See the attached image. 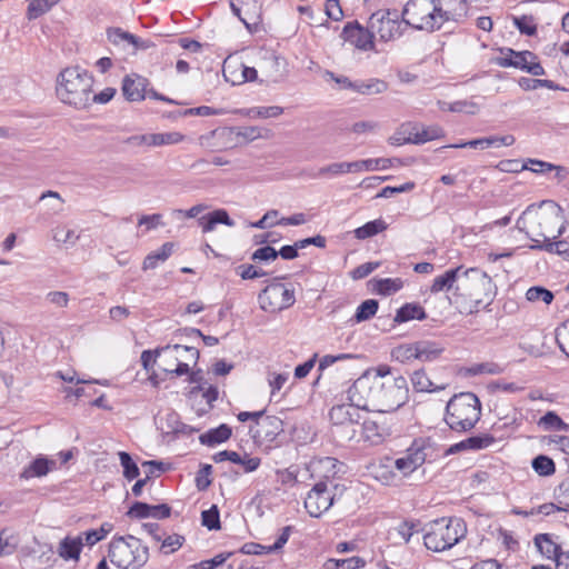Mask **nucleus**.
<instances>
[{
  "mask_svg": "<svg viewBox=\"0 0 569 569\" xmlns=\"http://www.w3.org/2000/svg\"><path fill=\"white\" fill-rule=\"evenodd\" d=\"M443 352V347L440 343L431 340L417 341L418 360L432 361L440 357Z\"/></svg>",
  "mask_w": 569,
  "mask_h": 569,
  "instance_id": "7c9ffc66",
  "label": "nucleus"
},
{
  "mask_svg": "<svg viewBox=\"0 0 569 569\" xmlns=\"http://www.w3.org/2000/svg\"><path fill=\"white\" fill-rule=\"evenodd\" d=\"M278 258V252L270 246H264L252 252L250 259L256 262H270Z\"/></svg>",
  "mask_w": 569,
  "mask_h": 569,
  "instance_id": "680f3d73",
  "label": "nucleus"
},
{
  "mask_svg": "<svg viewBox=\"0 0 569 569\" xmlns=\"http://www.w3.org/2000/svg\"><path fill=\"white\" fill-rule=\"evenodd\" d=\"M526 298L531 302L542 301L546 305H550L555 296L550 290L543 287H531L527 290Z\"/></svg>",
  "mask_w": 569,
  "mask_h": 569,
  "instance_id": "6e6d98bb",
  "label": "nucleus"
},
{
  "mask_svg": "<svg viewBox=\"0 0 569 569\" xmlns=\"http://www.w3.org/2000/svg\"><path fill=\"white\" fill-rule=\"evenodd\" d=\"M59 0H30L28 4V19H37L48 12Z\"/></svg>",
  "mask_w": 569,
  "mask_h": 569,
  "instance_id": "a19ab883",
  "label": "nucleus"
},
{
  "mask_svg": "<svg viewBox=\"0 0 569 569\" xmlns=\"http://www.w3.org/2000/svg\"><path fill=\"white\" fill-rule=\"evenodd\" d=\"M110 561L122 569H140L149 560V548L131 535L113 537L109 545Z\"/></svg>",
  "mask_w": 569,
  "mask_h": 569,
  "instance_id": "0eeeda50",
  "label": "nucleus"
},
{
  "mask_svg": "<svg viewBox=\"0 0 569 569\" xmlns=\"http://www.w3.org/2000/svg\"><path fill=\"white\" fill-rule=\"evenodd\" d=\"M341 37L360 50L368 51L375 48V36L369 28V23L367 28H363L357 21L348 22L342 29Z\"/></svg>",
  "mask_w": 569,
  "mask_h": 569,
  "instance_id": "2eb2a0df",
  "label": "nucleus"
},
{
  "mask_svg": "<svg viewBox=\"0 0 569 569\" xmlns=\"http://www.w3.org/2000/svg\"><path fill=\"white\" fill-rule=\"evenodd\" d=\"M413 130L416 126L411 123L402 124L390 138L389 143L392 146H402L406 143H413Z\"/></svg>",
  "mask_w": 569,
  "mask_h": 569,
  "instance_id": "4c0bfd02",
  "label": "nucleus"
},
{
  "mask_svg": "<svg viewBox=\"0 0 569 569\" xmlns=\"http://www.w3.org/2000/svg\"><path fill=\"white\" fill-rule=\"evenodd\" d=\"M535 545L540 551L542 556L548 559H555L557 562L558 556H561L563 552L559 545L552 541L550 535L548 533H539L535 537Z\"/></svg>",
  "mask_w": 569,
  "mask_h": 569,
  "instance_id": "c85d7f7f",
  "label": "nucleus"
},
{
  "mask_svg": "<svg viewBox=\"0 0 569 569\" xmlns=\"http://www.w3.org/2000/svg\"><path fill=\"white\" fill-rule=\"evenodd\" d=\"M513 24L522 34L533 36L537 32V26L535 23V19L531 16L523 14L521 17H515Z\"/></svg>",
  "mask_w": 569,
  "mask_h": 569,
  "instance_id": "bf43d9fd",
  "label": "nucleus"
},
{
  "mask_svg": "<svg viewBox=\"0 0 569 569\" xmlns=\"http://www.w3.org/2000/svg\"><path fill=\"white\" fill-rule=\"evenodd\" d=\"M391 356L393 359L402 363L418 359L417 342L400 345L396 347L392 350Z\"/></svg>",
  "mask_w": 569,
  "mask_h": 569,
  "instance_id": "a18cd8bd",
  "label": "nucleus"
},
{
  "mask_svg": "<svg viewBox=\"0 0 569 569\" xmlns=\"http://www.w3.org/2000/svg\"><path fill=\"white\" fill-rule=\"evenodd\" d=\"M516 228L520 232H525L531 240L532 238L558 239L565 233L567 221L562 208L551 202L547 210H530L528 208L518 218Z\"/></svg>",
  "mask_w": 569,
  "mask_h": 569,
  "instance_id": "f03ea898",
  "label": "nucleus"
},
{
  "mask_svg": "<svg viewBox=\"0 0 569 569\" xmlns=\"http://www.w3.org/2000/svg\"><path fill=\"white\" fill-rule=\"evenodd\" d=\"M211 465H203L196 475V486L199 490H206L211 485Z\"/></svg>",
  "mask_w": 569,
  "mask_h": 569,
  "instance_id": "338daca9",
  "label": "nucleus"
},
{
  "mask_svg": "<svg viewBox=\"0 0 569 569\" xmlns=\"http://www.w3.org/2000/svg\"><path fill=\"white\" fill-rule=\"evenodd\" d=\"M532 469L542 477L551 476L556 472V465L553 460L545 455H539L532 459Z\"/></svg>",
  "mask_w": 569,
  "mask_h": 569,
  "instance_id": "79ce46f5",
  "label": "nucleus"
},
{
  "mask_svg": "<svg viewBox=\"0 0 569 569\" xmlns=\"http://www.w3.org/2000/svg\"><path fill=\"white\" fill-rule=\"evenodd\" d=\"M93 82V77L86 69L66 68L58 77L57 96L74 109H86L91 104Z\"/></svg>",
  "mask_w": 569,
  "mask_h": 569,
  "instance_id": "7ed1b4c3",
  "label": "nucleus"
},
{
  "mask_svg": "<svg viewBox=\"0 0 569 569\" xmlns=\"http://www.w3.org/2000/svg\"><path fill=\"white\" fill-rule=\"evenodd\" d=\"M107 38L113 44H119L121 42L136 43L138 41V37L134 34L122 30L121 28H109L107 29Z\"/></svg>",
  "mask_w": 569,
  "mask_h": 569,
  "instance_id": "4d7b16f0",
  "label": "nucleus"
},
{
  "mask_svg": "<svg viewBox=\"0 0 569 569\" xmlns=\"http://www.w3.org/2000/svg\"><path fill=\"white\" fill-rule=\"evenodd\" d=\"M284 109L279 106H268V107H252L246 111V114L249 118H261V119H268V118H277L283 113Z\"/></svg>",
  "mask_w": 569,
  "mask_h": 569,
  "instance_id": "c03bdc74",
  "label": "nucleus"
},
{
  "mask_svg": "<svg viewBox=\"0 0 569 569\" xmlns=\"http://www.w3.org/2000/svg\"><path fill=\"white\" fill-rule=\"evenodd\" d=\"M379 302L376 299H368L357 308L352 320L357 323L371 319L378 311Z\"/></svg>",
  "mask_w": 569,
  "mask_h": 569,
  "instance_id": "e433bc0d",
  "label": "nucleus"
},
{
  "mask_svg": "<svg viewBox=\"0 0 569 569\" xmlns=\"http://www.w3.org/2000/svg\"><path fill=\"white\" fill-rule=\"evenodd\" d=\"M149 80L138 73L127 74L122 79L121 91L126 100L138 102L144 100L148 93Z\"/></svg>",
  "mask_w": 569,
  "mask_h": 569,
  "instance_id": "f3484780",
  "label": "nucleus"
},
{
  "mask_svg": "<svg viewBox=\"0 0 569 569\" xmlns=\"http://www.w3.org/2000/svg\"><path fill=\"white\" fill-rule=\"evenodd\" d=\"M376 378L365 373L348 388L347 400L358 410L376 411Z\"/></svg>",
  "mask_w": 569,
  "mask_h": 569,
  "instance_id": "9b49d317",
  "label": "nucleus"
},
{
  "mask_svg": "<svg viewBox=\"0 0 569 569\" xmlns=\"http://www.w3.org/2000/svg\"><path fill=\"white\" fill-rule=\"evenodd\" d=\"M362 432L365 438L373 445L380 443L388 433L383 426L370 419L362 422Z\"/></svg>",
  "mask_w": 569,
  "mask_h": 569,
  "instance_id": "473e14b6",
  "label": "nucleus"
},
{
  "mask_svg": "<svg viewBox=\"0 0 569 569\" xmlns=\"http://www.w3.org/2000/svg\"><path fill=\"white\" fill-rule=\"evenodd\" d=\"M218 223H222L228 227L234 226V221L229 217V213L224 209H217L198 219V224L202 228L203 232L214 230Z\"/></svg>",
  "mask_w": 569,
  "mask_h": 569,
  "instance_id": "5701e85b",
  "label": "nucleus"
},
{
  "mask_svg": "<svg viewBox=\"0 0 569 569\" xmlns=\"http://www.w3.org/2000/svg\"><path fill=\"white\" fill-rule=\"evenodd\" d=\"M83 539L81 536L77 538H64L60 541L58 553L64 560H79Z\"/></svg>",
  "mask_w": 569,
  "mask_h": 569,
  "instance_id": "cd10ccee",
  "label": "nucleus"
},
{
  "mask_svg": "<svg viewBox=\"0 0 569 569\" xmlns=\"http://www.w3.org/2000/svg\"><path fill=\"white\" fill-rule=\"evenodd\" d=\"M533 244L530 246L532 250H543L549 253H556L563 258H569V246L566 240L546 239L539 240L532 238Z\"/></svg>",
  "mask_w": 569,
  "mask_h": 569,
  "instance_id": "b1692460",
  "label": "nucleus"
},
{
  "mask_svg": "<svg viewBox=\"0 0 569 569\" xmlns=\"http://www.w3.org/2000/svg\"><path fill=\"white\" fill-rule=\"evenodd\" d=\"M172 242L163 243L158 250L150 252L143 260L142 269H156L159 263L164 262L173 252Z\"/></svg>",
  "mask_w": 569,
  "mask_h": 569,
  "instance_id": "c756f323",
  "label": "nucleus"
},
{
  "mask_svg": "<svg viewBox=\"0 0 569 569\" xmlns=\"http://www.w3.org/2000/svg\"><path fill=\"white\" fill-rule=\"evenodd\" d=\"M183 351L186 353H189L190 358L196 362L199 359V351L198 349L193 347L188 346H181V345H174V346H166L160 349H157L154 351L151 350H144L141 353L140 360L146 370H149L150 366L156 362V358L161 355Z\"/></svg>",
  "mask_w": 569,
  "mask_h": 569,
  "instance_id": "a211bd4d",
  "label": "nucleus"
},
{
  "mask_svg": "<svg viewBox=\"0 0 569 569\" xmlns=\"http://www.w3.org/2000/svg\"><path fill=\"white\" fill-rule=\"evenodd\" d=\"M237 136L244 139L248 142L257 139H268L272 136V131L257 126L242 127L237 131Z\"/></svg>",
  "mask_w": 569,
  "mask_h": 569,
  "instance_id": "ea45409f",
  "label": "nucleus"
},
{
  "mask_svg": "<svg viewBox=\"0 0 569 569\" xmlns=\"http://www.w3.org/2000/svg\"><path fill=\"white\" fill-rule=\"evenodd\" d=\"M57 468V462L53 459H48L44 456H38L33 459L20 473V479L29 480L31 478H41L47 476L50 471Z\"/></svg>",
  "mask_w": 569,
  "mask_h": 569,
  "instance_id": "6ab92c4d",
  "label": "nucleus"
},
{
  "mask_svg": "<svg viewBox=\"0 0 569 569\" xmlns=\"http://www.w3.org/2000/svg\"><path fill=\"white\" fill-rule=\"evenodd\" d=\"M401 18L408 28L432 32L446 21L456 19V16L450 10H443L439 0H409L401 11Z\"/></svg>",
  "mask_w": 569,
  "mask_h": 569,
  "instance_id": "20e7f679",
  "label": "nucleus"
},
{
  "mask_svg": "<svg viewBox=\"0 0 569 569\" xmlns=\"http://www.w3.org/2000/svg\"><path fill=\"white\" fill-rule=\"evenodd\" d=\"M496 295L497 287L485 271L479 268H462L453 296L456 299H462L467 312L475 313L480 308L488 307L493 301Z\"/></svg>",
  "mask_w": 569,
  "mask_h": 569,
  "instance_id": "f257e3e1",
  "label": "nucleus"
},
{
  "mask_svg": "<svg viewBox=\"0 0 569 569\" xmlns=\"http://www.w3.org/2000/svg\"><path fill=\"white\" fill-rule=\"evenodd\" d=\"M232 435L231 428L222 423L217 428L210 429L207 432L200 435L199 441L202 445L213 447L216 445L227 441Z\"/></svg>",
  "mask_w": 569,
  "mask_h": 569,
  "instance_id": "bb28decb",
  "label": "nucleus"
},
{
  "mask_svg": "<svg viewBox=\"0 0 569 569\" xmlns=\"http://www.w3.org/2000/svg\"><path fill=\"white\" fill-rule=\"evenodd\" d=\"M462 272V266L447 270L445 273L436 277L430 287L432 293L442 291H455L456 284H458Z\"/></svg>",
  "mask_w": 569,
  "mask_h": 569,
  "instance_id": "412c9836",
  "label": "nucleus"
},
{
  "mask_svg": "<svg viewBox=\"0 0 569 569\" xmlns=\"http://www.w3.org/2000/svg\"><path fill=\"white\" fill-rule=\"evenodd\" d=\"M201 523L209 530L220 529V512L216 505L201 512Z\"/></svg>",
  "mask_w": 569,
  "mask_h": 569,
  "instance_id": "864d4df0",
  "label": "nucleus"
},
{
  "mask_svg": "<svg viewBox=\"0 0 569 569\" xmlns=\"http://www.w3.org/2000/svg\"><path fill=\"white\" fill-rule=\"evenodd\" d=\"M423 543L427 549L441 552L451 549L467 535V525L458 517L439 518L425 527Z\"/></svg>",
  "mask_w": 569,
  "mask_h": 569,
  "instance_id": "39448f33",
  "label": "nucleus"
},
{
  "mask_svg": "<svg viewBox=\"0 0 569 569\" xmlns=\"http://www.w3.org/2000/svg\"><path fill=\"white\" fill-rule=\"evenodd\" d=\"M537 56L530 51H515L510 48H501L500 54L496 58V64L502 68H516L532 76L545 74V69L537 61Z\"/></svg>",
  "mask_w": 569,
  "mask_h": 569,
  "instance_id": "f8f14e48",
  "label": "nucleus"
},
{
  "mask_svg": "<svg viewBox=\"0 0 569 569\" xmlns=\"http://www.w3.org/2000/svg\"><path fill=\"white\" fill-rule=\"evenodd\" d=\"M388 228V224L382 219H376L365 223L363 226L357 228L355 230V237L357 239L363 240L367 238H371L379 232L385 231Z\"/></svg>",
  "mask_w": 569,
  "mask_h": 569,
  "instance_id": "72a5a7b5",
  "label": "nucleus"
},
{
  "mask_svg": "<svg viewBox=\"0 0 569 569\" xmlns=\"http://www.w3.org/2000/svg\"><path fill=\"white\" fill-rule=\"evenodd\" d=\"M402 288V281L399 278L396 279H379L375 283V290L379 295L389 296L399 291Z\"/></svg>",
  "mask_w": 569,
  "mask_h": 569,
  "instance_id": "3c124183",
  "label": "nucleus"
},
{
  "mask_svg": "<svg viewBox=\"0 0 569 569\" xmlns=\"http://www.w3.org/2000/svg\"><path fill=\"white\" fill-rule=\"evenodd\" d=\"M183 139V134L177 131L151 133V147L177 144Z\"/></svg>",
  "mask_w": 569,
  "mask_h": 569,
  "instance_id": "49530a36",
  "label": "nucleus"
},
{
  "mask_svg": "<svg viewBox=\"0 0 569 569\" xmlns=\"http://www.w3.org/2000/svg\"><path fill=\"white\" fill-rule=\"evenodd\" d=\"M369 28L381 41H391L401 37L408 29L401 14L393 9H381L369 18Z\"/></svg>",
  "mask_w": 569,
  "mask_h": 569,
  "instance_id": "1a4fd4ad",
  "label": "nucleus"
},
{
  "mask_svg": "<svg viewBox=\"0 0 569 569\" xmlns=\"http://www.w3.org/2000/svg\"><path fill=\"white\" fill-rule=\"evenodd\" d=\"M426 449L427 447L422 441L415 440L406 450L405 456L396 459L395 467L405 476L412 473L425 463L427 459Z\"/></svg>",
  "mask_w": 569,
  "mask_h": 569,
  "instance_id": "dca6fc26",
  "label": "nucleus"
},
{
  "mask_svg": "<svg viewBox=\"0 0 569 569\" xmlns=\"http://www.w3.org/2000/svg\"><path fill=\"white\" fill-rule=\"evenodd\" d=\"M232 134V128H218L211 130L204 134L199 137V143L201 147L209 149H219L221 144L216 142V140H224Z\"/></svg>",
  "mask_w": 569,
  "mask_h": 569,
  "instance_id": "2f4dec72",
  "label": "nucleus"
},
{
  "mask_svg": "<svg viewBox=\"0 0 569 569\" xmlns=\"http://www.w3.org/2000/svg\"><path fill=\"white\" fill-rule=\"evenodd\" d=\"M515 137L511 134L506 136H492V137H485L479 139H473L470 141H467L468 148L473 149H488V148H498L500 146H512L515 143Z\"/></svg>",
  "mask_w": 569,
  "mask_h": 569,
  "instance_id": "a878e982",
  "label": "nucleus"
},
{
  "mask_svg": "<svg viewBox=\"0 0 569 569\" xmlns=\"http://www.w3.org/2000/svg\"><path fill=\"white\" fill-rule=\"evenodd\" d=\"M52 238L54 241L73 246L79 240V234L73 229H69L66 226H57L52 230Z\"/></svg>",
  "mask_w": 569,
  "mask_h": 569,
  "instance_id": "8fccbe9b",
  "label": "nucleus"
},
{
  "mask_svg": "<svg viewBox=\"0 0 569 569\" xmlns=\"http://www.w3.org/2000/svg\"><path fill=\"white\" fill-rule=\"evenodd\" d=\"M338 486L328 481L316 483L305 499L307 512L315 518L330 509L337 498Z\"/></svg>",
  "mask_w": 569,
  "mask_h": 569,
  "instance_id": "ddd939ff",
  "label": "nucleus"
},
{
  "mask_svg": "<svg viewBox=\"0 0 569 569\" xmlns=\"http://www.w3.org/2000/svg\"><path fill=\"white\" fill-rule=\"evenodd\" d=\"M184 540V537L178 533L162 537L160 551L164 555H170L182 547Z\"/></svg>",
  "mask_w": 569,
  "mask_h": 569,
  "instance_id": "13d9d810",
  "label": "nucleus"
},
{
  "mask_svg": "<svg viewBox=\"0 0 569 569\" xmlns=\"http://www.w3.org/2000/svg\"><path fill=\"white\" fill-rule=\"evenodd\" d=\"M538 426L549 431H568L569 425L566 423L555 411L546 412L538 421Z\"/></svg>",
  "mask_w": 569,
  "mask_h": 569,
  "instance_id": "c9c22d12",
  "label": "nucleus"
},
{
  "mask_svg": "<svg viewBox=\"0 0 569 569\" xmlns=\"http://www.w3.org/2000/svg\"><path fill=\"white\" fill-rule=\"evenodd\" d=\"M413 144H421L445 137V131L437 124L422 128L421 130L416 126V130H413Z\"/></svg>",
  "mask_w": 569,
  "mask_h": 569,
  "instance_id": "f704fd0d",
  "label": "nucleus"
},
{
  "mask_svg": "<svg viewBox=\"0 0 569 569\" xmlns=\"http://www.w3.org/2000/svg\"><path fill=\"white\" fill-rule=\"evenodd\" d=\"M259 305L267 312H278L291 307L295 301V290L283 283L268 284L258 296Z\"/></svg>",
  "mask_w": 569,
  "mask_h": 569,
  "instance_id": "9d476101",
  "label": "nucleus"
},
{
  "mask_svg": "<svg viewBox=\"0 0 569 569\" xmlns=\"http://www.w3.org/2000/svg\"><path fill=\"white\" fill-rule=\"evenodd\" d=\"M481 403L472 392L455 395L446 407V422L455 431H468L479 421Z\"/></svg>",
  "mask_w": 569,
  "mask_h": 569,
  "instance_id": "423d86ee",
  "label": "nucleus"
},
{
  "mask_svg": "<svg viewBox=\"0 0 569 569\" xmlns=\"http://www.w3.org/2000/svg\"><path fill=\"white\" fill-rule=\"evenodd\" d=\"M151 510V505L136 501L127 511V516L137 519L152 518Z\"/></svg>",
  "mask_w": 569,
  "mask_h": 569,
  "instance_id": "69168bd1",
  "label": "nucleus"
},
{
  "mask_svg": "<svg viewBox=\"0 0 569 569\" xmlns=\"http://www.w3.org/2000/svg\"><path fill=\"white\" fill-rule=\"evenodd\" d=\"M283 431V422L276 416H266L259 421V427L253 437L267 441H273Z\"/></svg>",
  "mask_w": 569,
  "mask_h": 569,
  "instance_id": "aec40b11",
  "label": "nucleus"
},
{
  "mask_svg": "<svg viewBox=\"0 0 569 569\" xmlns=\"http://www.w3.org/2000/svg\"><path fill=\"white\" fill-rule=\"evenodd\" d=\"M112 529H113L112 523L104 522L98 529H92V530L86 531L83 533L86 545H88L90 547L94 546L97 542L104 539L108 536V533L111 532Z\"/></svg>",
  "mask_w": 569,
  "mask_h": 569,
  "instance_id": "09e8293b",
  "label": "nucleus"
},
{
  "mask_svg": "<svg viewBox=\"0 0 569 569\" xmlns=\"http://www.w3.org/2000/svg\"><path fill=\"white\" fill-rule=\"evenodd\" d=\"M345 173L343 162H333L321 167L313 178H333Z\"/></svg>",
  "mask_w": 569,
  "mask_h": 569,
  "instance_id": "e2e57ef3",
  "label": "nucleus"
},
{
  "mask_svg": "<svg viewBox=\"0 0 569 569\" xmlns=\"http://www.w3.org/2000/svg\"><path fill=\"white\" fill-rule=\"evenodd\" d=\"M387 90V83L379 79L368 81H356L355 92L361 94H378Z\"/></svg>",
  "mask_w": 569,
  "mask_h": 569,
  "instance_id": "58836bf2",
  "label": "nucleus"
},
{
  "mask_svg": "<svg viewBox=\"0 0 569 569\" xmlns=\"http://www.w3.org/2000/svg\"><path fill=\"white\" fill-rule=\"evenodd\" d=\"M411 383L413 389L418 392H431L437 390V388H432L433 383L423 370H417L412 373Z\"/></svg>",
  "mask_w": 569,
  "mask_h": 569,
  "instance_id": "603ef678",
  "label": "nucleus"
},
{
  "mask_svg": "<svg viewBox=\"0 0 569 569\" xmlns=\"http://www.w3.org/2000/svg\"><path fill=\"white\" fill-rule=\"evenodd\" d=\"M238 69H240V74L237 77H230L224 71V80L230 82L232 86L242 84L247 81H254L258 77L257 70L251 67H247L243 63H238Z\"/></svg>",
  "mask_w": 569,
  "mask_h": 569,
  "instance_id": "37998d69",
  "label": "nucleus"
},
{
  "mask_svg": "<svg viewBox=\"0 0 569 569\" xmlns=\"http://www.w3.org/2000/svg\"><path fill=\"white\" fill-rule=\"evenodd\" d=\"M502 371L503 368L499 363L493 361L476 363L467 369V372L470 376L500 375Z\"/></svg>",
  "mask_w": 569,
  "mask_h": 569,
  "instance_id": "de8ad7c7",
  "label": "nucleus"
},
{
  "mask_svg": "<svg viewBox=\"0 0 569 569\" xmlns=\"http://www.w3.org/2000/svg\"><path fill=\"white\" fill-rule=\"evenodd\" d=\"M376 411H396L409 399L407 379L402 376L382 380L376 378Z\"/></svg>",
  "mask_w": 569,
  "mask_h": 569,
  "instance_id": "6e6552de",
  "label": "nucleus"
},
{
  "mask_svg": "<svg viewBox=\"0 0 569 569\" xmlns=\"http://www.w3.org/2000/svg\"><path fill=\"white\" fill-rule=\"evenodd\" d=\"M329 418L337 427L336 433L346 431L343 439L351 440L356 436L355 425L359 422L360 415L351 403L333 406L329 411Z\"/></svg>",
  "mask_w": 569,
  "mask_h": 569,
  "instance_id": "4468645a",
  "label": "nucleus"
},
{
  "mask_svg": "<svg viewBox=\"0 0 569 569\" xmlns=\"http://www.w3.org/2000/svg\"><path fill=\"white\" fill-rule=\"evenodd\" d=\"M495 442V438L491 435L482 433L469 437L458 443L450 447L449 452H458L461 450H481L488 448Z\"/></svg>",
  "mask_w": 569,
  "mask_h": 569,
  "instance_id": "4be33fe9",
  "label": "nucleus"
},
{
  "mask_svg": "<svg viewBox=\"0 0 569 569\" xmlns=\"http://www.w3.org/2000/svg\"><path fill=\"white\" fill-rule=\"evenodd\" d=\"M415 319L420 321L427 319V312L419 303L408 302L397 310L393 322L403 323Z\"/></svg>",
  "mask_w": 569,
  "mask_h": 569,
  "instance_id": "393cba45",
  "label": "nucleus"
},
{
  "mask_svg": "<svg viewBox=\"0 0 569 569\" xmlns=\"http://www.w3.org/2000/svg\"><path fill=\"white\" fill-rule=\"evenodd\" d=\"M526 162H528V166H529V168L527 170H530V171H532L535 173H545V172H548V171L556 170L557 171V176L560 178L559 173L563 171L562 167L555 166L552 163H549V162H546V161H542V160L528 159Z\"/></svg>",
  "mask_w": 569,
  "mask_h": 569,
  "instance_id": "052dcab7",
  "label": "nucleus"
},
{
  "mask_svg": "<svg viewBox=\"0 0 569 569\" xmlns=\"http://www.w3.org/2000/svg\"><path fill=\"white\" fill-rule=\"evenodd\" d=\"M279 216V211L278 210H269L267 211L262 218L256 222H252L250 226L252 228H257V229H266V228H269V227H272V226H276L278 224L276 220Z\"/></svg>",
  "mask_w": 569,
  "mask_h": 569,
  "instance_id": "774afa93",
  "label": "nucleus"
},
{
  "mask_svg": "<svg viewBox=\"0 0 569 569\" xmlns=\"http://www.w3.org/2000/svg\"><path fill=\"white\" fill-rule=\"evenodd\" d=\"M556 340L567 356H569V319L556 329Z\"/></svg>",
  "mask_w": 569,
  "mask_h": 569,
  "instance_id": "0e129e2a",
  "label": "nucleus"
},
{
  "mask_svg": "<svg viewBox=\"0 0 569 569\" xmlns=\"http://www.w3.org/2000/svg\"><path fill=\"white\" fill-rule=\"evenodd\" d=\"M120 463L123 468V476L128 480H133L139 476V468L137 463L132 460L131 456L126 451H120L118 453Z\"/></svg>",
  "mask_w": 569,
  "mask_h": 569,
  "instance_id": "5fc2aeb1",
  "label": "nucleus"
}]
</instances>
